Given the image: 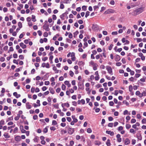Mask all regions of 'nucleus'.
I'll list each match as a JSON object with an SVG mask.
<instances>
[{
    "label": "nucleus",
    "instance_id": "1",
    "mask_svg": "<svg viewBox=\"0 0 146 146\" xmlns=\"http://www.w3.org/2000/svg\"><path fill=\"white\" fill-rule=\"evenodd\" d=\"M144 10V7L139 8L133 11L132 15L133 16L137 15L143 12Z\"/></svg>",
    "mask_w": 146,
    "mask_h": 146
},
{
    "label": "nucleus",
    "instance_id": "2",
    "mask_svg": "<svg viewBox=\"0 0 146 146\" xmlns=\"http://www.w3.org/2000/svg\"><path fill=\"white\" fill-rule=\"evenodd\" d=\"M48 22L47 21H45V24L42 27L46 31H49L50 29L49 27V25L47 24Z\"/></svg>",
    "mask_w": 146,
    "mask_h": 146
},
{
    "label": "nucleus",
    "instance_id": "3",
    "mask_svg": "<svg viewBox=\"0 0 146 146\" xmlns=\"http://www.w3.org/2000/svg\"><path fill=\"white\" fill-rule=\"evenodd\" d=\"M115 11L113 9H108L107 11H106L104 13L106 14H108L110 13H113L115 12Z\"/></svg>",
    "mask_w": 146,
    "mask_h": 146
},
{
    "label": "nucleus",
    "instance_id": "4",
    "mask_svg": "<svg viewBox=\"0 0 146 146\" xmlns=\"http://www.w3.org/2000/svg\"><path fill=\"white\" fill-rule=\"evenodd\" d=\"M106 68L108 72L111 75H112V71L111 67L109 66H106Z\"/></svg>",
    "mask_w": 146,
    "mask_h": 146
},
{
    "label": "nucleus",
    "instance_id": "5",
    "mask_svg": "<svg viewBox=\"0 0 146 146\" xmlns=\"http://www.w3.org/2000/svg\"><path fill=\"white\" fill-rule=\"evenodd\" d=\"M74 128H69L68 130V133L70 135L72 134L74 132Z\"/></svg>",
    "mask_w": 146,
    "mask_h": 146
},
{
    "label": "nucleus",
    "instance_id": "6",
    "mask_svg": "<svg viewBox=\"0 0 146 146\" xmlns=\"http://www.w3.org/2000/svg\"><path fill=\"white\" fill-rule=\"evenodd\" d=\"M78 89H80L81 90H83L84 89V86L83 83H79L78 84Z\"/></svg>",
    "mask_w": 146,
    "mask_h": 146
},
{
    "label": "nucleus",
    "instance_id": "7",
    "mask_svg": "<svg viewBox=\"0 0 146 146\" xmlns=\"http://www.w3.org/2000/svg\"><path fill=\"white\" fill-rule=\"evenodd\" d=\"M106 133L108 134H110L111 136H113L114 135V133L113 131H106Z\"/></svg>",
    "mask_w": 146,
    "mask_h": 146
},
{
    "label": "nucleus",
    "instance_id": "8",
    "mask_svg": "<svg viewBox=\"0 0 146 146\" xmlns=\"http://www.w3.org/2000/svg\"><path fill=\"white\" fill-rule=\"evenodd\" d=\"M26 107L27 109H29L31 108L32 106L29 104V103L28 102L26 103Z\"/></svg>",
    "mask_w": 146,
    "mask_h": 146
},
{
    "label": "nucleus",
    "instance_id": "9",
    "mask_svg": "<svg viewBox=\"0 0 146 146\" xmlns=\"http://www.w3.org/2000/svg\"><path fill=\"white\" fill-rule=\"evenodd\" d=\"M15 140L17 141H19L21 140V137L20 136L17 135L15 137Z\"/></svg>",
    "mask_w": 146,
    "mask_h": 146
},
{
    "label": "nucleus",
    "instance_id": "10",
    "mask_svg": "<svg viewBox=\"0 0 146 146\" xmlns=\"http://www.w3.org/2000/svg\"><path fill=\"white\" fill-rule=\"evenodd\" d=\"M74 144V141H71L70 142V144L69 145L68 143H66L65 146H73Z\"/></svg>",
    "mask_w": 146,
    "mask_h": 146
},
{
    "label": "nucleus",
    "instance_id": "11",
    "mask_svg": "<svg viewBox=\"0 0 146 146\" xmlns=\"http://www.w3.org/2000/svg\"><path fill=\"white\" fill-rule=\"evenodd\" d=\"M61 106L62 108L64 107V106H66L67 107V108H68L70 106V105L68 103H65L64 104H62Z\"/></svg>",
    "mask_w": 146,
    "mask_h": 146
},
{
    "label": "nucleus",
    "instance_id": "12",
    "mask_svg": "<svg viewBox=\"0 0 146 146\" xmlns=\"http://www.w3.org/2000/svg\"><path fill=\"white\" fill-rule=\"evenodd\" d=\"M20 45L23 49H24L26 48L27 46L25 44H24L23 43L21 42L20 44Z\"/></svg>",
    "mask_w": 146,
    "mask_h": 146
},
{
    "label": "nucleus",
    "instance_id": "13",
    "mask_svg": "<svg viewBox=\"0 0 146 146\" xmlns=\"http://www.w3.org/2000/svg\"><path fill=\"white\" fill-rule=\"evenodd\" d=\"M53 70L55 71V73H58L59 72V70H57L55 66H54L52 68Z\"/></svg>",
    "mask_w": 146,
    "mask_h": 146
},
{
    "label": "nucleus",
    "instance_id": "14",
    "mask_svg": "<svg viewBox=\"0 0 146 146\" xmlns=\"http://www.w3.org/2000/svg\"><path fill=\"white\" fill-rule=\"evenodd\" d=\"M130 143V141L127 138L125 139V145H128Z\"/></svg>",
    "mask_w": 146,
    "mask_h": 146
},
{
    "label": "nucleus",
    "instance_id": "15",
    "mask_svg": "<svg viewBox=\"0 0 146 146\" xmlns=\"http://www.w3.org/2000/svg\"><path fill=\"white\" fill-rule=\"evenodd\" d=\"M120 59V56L119 55H117L115 57V60L116 61H118Z\"/></svg>",
    "mask_w": 146,
    "mask_h": 146
},
{
    "label": "nucleus",
    "instance_id": "16",
    "mask_svg": "<svg viewBox=\"0 0 146 146\" xmlns=\"http://www.w3.org/2000/svg\"><path fill=\"white\" fill-rule=\"evenodd\" d=\"M13 95L15 96L17 98H18L21 96V95L19 94H18L17 92H14Z\"/></svg>",
    "mask_w": 146,
    "mask_h": 146
},
{
    "label": "nucleus",
    "instance_id": "17",
    "mask_svg": "<svg viewBox=\"0 0 146 146\" xmlns=\"http://www.w3.org/2000/svg\"><path fill=\"white\" fill-rule=\"evenodd\" d=\"M3 136L6 138H8L10 137V136L9 135L8 133H5L3 134Z\"/></svg>",
    "mask_w": 146,
    "mask_h": 146
},
{
    "label": "nucleus",
    "instance_id": "18",
    "mask_svg": "<svg viewBox=\"0 0 146 146\" xmlns=\"http://www.w3.org/2000/svg\"><path fill=\"white\" fill-rule=\"evenodd\" d=\"M137 137L138 139L139 140H141L142 139V137L141 134H137Z\"/></svg>",
    "mask_w": 146,
    "mask_h": 146
},
{
    "label": "nucleus",
    "instance_id": "19",
    "mask_svg": "<svg viewBox=\"0 0 146 146\" xmlns=\"http://www.w3.org/2000/svg\"><path fill=\"white\" fill-rule=\"evenodd\" d=\"M72 118L73 119V121L76 123L78 121V119L76 118L75 116L74 115H73L72 116Z\"/></svg>",
    "mask_w": 146,
    "mask_h": 146
},
{
    "label": "nucleus",
    "instance_id": "20",
    "mask_svg": "<svg viewBox=\"0 0 146 146\" xmlns=\"http://www.w3.org/2000/svg\"><path fill=\"white\" fill-rule=\"evenodd\" d=\"M106 144L107 146H110L111 144L110 143V140L109 139H108L107 140L106 143Z\"/></svg>",
    "mask_w": 146,
    "mask_h": 146
},
{
    "label": "nucleus",
    "instance_id": "21",
    "mask_svg": "<svg viewBox=\"0 0 146 146\" xmlns=\"http://www.w3.org/2000/svg\"><path fill=\"white\" fill-rule=\"evenodd\" d=\"M66 14L65 13H64L62 14V15H60V18L62 20H64V17L65 16V15H66Z\"/></svg>",
    "mask_w": 146,
    "mask_h": 146
},
{
    "label": "nucleus",
    "instance_id": "22",
    "mask_svg": "<svg viewBox=\"0 0 146 146\" xmlns=\"http://www.w3.org/2000/svg\"><path fill=\"white\" fill-rule=\"evenodd\" d=\"M34 141L35 142H38L39 140L38 137L37 136H36L33 139Z\"/></svg>",
    "mask_w": 146,
    "mask_h": 146
},
{
    "label": "nucleus",
    "instance_id": "23",
    "mask_svg": "<svg viewBox=\"0 0 146 146\" xmlns=\"http://www.w3.org/2000/svg\"><path fill=\"white\" fill-rule=\"evenodd\" d=\"M49 90L50 91V92L52 94H54L55 92L52 88H49Z\"/></svg>",
    "mask_w": 146,
    "mask_h": 146
},
{
    "label": "nucleus",
    "instance_id": "24",
    "mask_svg": "<svg viewBox=\"0 0 146 146\" xmlns=\"http://www.w3.org/2000/svg\"><path fill=\"white\" fill-rule=\"evenodd\" d=\"M89 64L90 65L94 66L96 65V64L94 63L93 61H91L90 62Z\"/></svg>",
    "mask_w": 146,
    "mask_h": 146
},
{
    "label": "nucleus",
    "instance_id": "25",
    "mask_svg": "<svg viewBox=\"0 0 146 146\" xmlns=\"http://www.w3.org/2000/svg\"><path fill=\"white\" fill-rule=\"evenodd\" d=\"M32 21L34 22L36 21V20L35 19V16L33 15H32Z\"/></svg>",
    "mask_w": 146,
    "mask_h": 146
},
{
    "label": "nucleus",
    "instance_id": "26",
    "mask_svg": "<svg viewBox=\"0 0 146 146\" xmlns=\"http://www.w3.org/2000/svg\"><path fill=\"white\" fill-rule=\"evenodd\" d=\"M18 27H19V28H21L22 27V23L20 22H19L18 23Z\"/></svg>",
    "mask_w": 146,
    "mask_h": 146
},
{
    "label": "nucleus",
    "instance_id": "27",
    "mask_svg": "<svg viewBox=\"0 0 146 146\" xmlns=\"http://www.w3.org/2000/svg\"><path fill=\"white\" fill-rule=\"evenodd\" d=\"M57 124V122L55 120H53L52 121V125H55Z\"/></svg>",
    "mask_w": 146,
    "mask_h": 146
},
{
    "label": "nucleus",
    "instance_id": "28",
    "mask_svg": "<svg viewBox=\"0 0 146 146\" xmlns=\"http://www.w3.org/2000/svg\"><path fill=\"white\" fill-rule=\"evenodd\" d=\"M20 117V116L19 115H17V116L15 117V119L16 121L18 120Z\"/></svg>",
    "mask_w": 146,
    "mask_h": 146
},
{
    "label": "nucleus",
    "instance_id": "29",
    "mask_svg": "<svg viewBox=\"0 0 146 146\" xmlns=\"http://www.w3.org/2000/svg\"><path fill=\"white\" fill-rule=\"evenodd\" d=\"M130 133H132L133 134H135V131L133 129H130Z\"/></svg>",
    "mask_w": 146,
    "mask_h": 146
},
{
    "label": "nucleus",
    "instance_id": "30",
    "mask_svg": "<svg viewBox=\"0 0 146 146\" xmlns=\"http://www.w3.org/2000/svg\"><path fill=\"white\" fill-rule=\"evenodd\" d=\"M79 33V32L77 31L74 33V37H75Z\"/></svg>",
    "mask_w": 146,
    "mask_h": 146
},
{
    "label": "nucleus",
    "instance_id": "31",
    "mask_svg": "<svg viewBox=\"0 0 146 146\" xmlns=\"http://www.w3.org/2000/svg\"><path fill=\"white\" fill-rule=\"evenodd\" d=\"M69 75L73 77L74 75V73L72 71L70 70L69 72Z\"/></svg>",
    "mask_w": 146,
    "mask_h": 146
},
{
    "label": "nucleus",
    "instance_id": "32",
    "mask_svg": "<svg viewBox=\"0 0 146 146\" xmlns=\"http://www.w3.org/2000/svg\"><path fill=\"white\" fill-rule=\"evenodd\" d=\"M66 88V86L63 84L62 86V89L63 90H65Z\"/></svg>",
    "mask_w": 146,
    "mask_h": 146
},
{
    "label": "nucleus",
    "instance_id": "33",
    "mask_svg": "<svg viewBox=\"0 0 146 146\" xmlns=\"http://www.w3.org/2000/svg\"><path fill=\"white\" fill-rule=\"evenodd\" d=\"M98 66V65L96 64L94 66H93V69L94 70H97V66Z\"/></svg>",
    "mask_w": 146,
    "mask_h": 146
},
{
    "label": "nucleus",
    "instance_id": "34",
    "mask_svg": "<svg viewBox=\"0 0 146 146\" xmlns=\"http://www.w3.org/2000/svg\"><path fill=\"white\" fill-rule=\"evenodd\" d=\"M13 116L9 117L7 120V121L8 122L9 121L13 120Z\"/></svg>",
    "mask_w": 146,
    "mask_h": 146
},
{
    "label": "nucleus",
    "instance_id": "35",
    "mask_svg": "<svg viewBox=\"0 0 146 146\" xmlns=\"http://www.w3.org/2000/svg\"><path fill=\"white\" fill-rule=\"evenodd\" d=\"M87 132L88 133H90L92 132V130L90 128H88L87 130Z\"/></svg>",
    "mask_w": 146,
    "mask_h": 146
},
{
    "label": "nucleus",
    "instance_id": "36",
    "mask_svg": "<svg viewBox=\"0 0 146 146\" xmlns=\"http://www.w3.org/2000/svg\"><path fill=\"white\" fill-rule=\"evenodd\" d=\"M94 144L95 145H99L101 144V143L100 142L96 141L95 142Z\"/></svg>",
    "mask_w": 146,
    "mask_h": 146
},
{
    "label": "nucleus",
    "instance_id": "37",
    "mask_svg": "<svg viewBox=\"0 0 146 146\" xmlns=\"http://www.w3.org/2000/svg\"><path fill=\"white\" fill-rule=\"evenodd\" d=\"M131 125L129 124H126V128L127 129H129L131 128Z\"/></svg>",
    "mask_w": 146,
    "mask_h": 146
},
{
    "label": "nucleus",
    "instance_id": "38",
    "mask_svg": "<svg viewBox=\"0 0 146 146\" xmlns=\"http://www.w3.org/2000/svg\"><path fill=\"white\" fill-rule=\"evenodd\" d=\"M100 56H101V57H102V56L101 54H99L96 55V59H99L100 58Z\"/></svg>",
    "mask_w": 146,
    "mask_h": 146
},
{
    "label": "nucleus",
    "instance_id": "39",
    "mask_svg": "<svg viewBox=\"0 0 146 146\" xmlns=\"http://www.w3.org/2000/svg\"><path fill=\"white\" fill-rule=\"evenodd\" d=\"M90 12L88 11L86 12V15L85 17L86 18H87L88 16L89 15Z\"/></svg>",
    "mask_w": 146,
    "mask_h": 146
},
{
    "label": "nucleus",
    "instance_id": "40",
    "mask_svg": "<svg viewBox=\"0 0 146 146\" xmlns=\"http://www.w3.org/2000/svg\"><path fill=\"white\" fill-rule=\"evenodd\" d=\"M98 27V25L96 24H93L92 26V28L93 29H95Z\"/></svg>",
    "mask_w": 146,
    "mask_h": 146
},
{
    "label": "nucleus",
    "instance_id": "41",
    "mask_svg": "<svg viewBox=\"0 0 146 146\" xmlns=\"http://www.w3.org/2000/svg\"><path fill=\"white\" fill-rule=\"evenodd\" d=\"M146 77H145V78L143 77V78H141L140 79V81L142 82H145V81Z\"/></svg>",
    "mask_w": 146,
    "mask_h": 146
},
{
    "label": "nucleus",
    "instance_id": "42",
    "mask_svg": "<svg viewBox=\"0 0 146 146\" xmlns=\"http://www.w3.org/2000/svg\"><path fill=\"white\" fill-rule=\"evenodd\" d=\"M36 61L37 62H40V59L39 57H37L36 58Z\"/></svg>",
    "mask_w": 146,
    "mask_h": 146
},
{
    "label": "nucleus",
    "instance_id": "43",
    "mask_svg": "<svg viewBox=\"0 0 146 146\" xmlns=\"http://www.w3.org/2000/svg\"><path fill=\"white\" fill-rule=\"evenodd\" d=\"M50 129L51 130H53V131H55L56 129V128L54 126L51 127L50 128Z\"/></svg>",
    "mask_w": 146,
    "mask_h": 146
},
{
    "label": "nucleus",
    "instance_id": "44",
    "mask_svg": "<svg viewBox=\"0 0 146 146\" xmlns=\"http://www.w3.org/2000/svg\"><path fill=\"white\" fill-rule=\"evenodd\" d=\"M48 36V33L46 32H45L44 33L43 36L45 37H47Z\"/></svg>",
    "mask_w": 146,
    "mask_h": 146
},
{
    "label": "nucleus",
    "instance_id": "45",
    "mask_svg": "<svg viewBox=\"0 0 146 146\" xmlns=\"http://www.w3.org/2000/svg\"><path fill=\"white\" fill-rule=\"evenodd\" d=\"M141 122L142 124H144L146 122V119L145 118H144L143 119L142 121Z\"/></svg>",
    "mask_w": 146,
    "mask_h": 146
},
{
    "label": "nucleus",
    "instance_id": "46",
    "mask_svg": "<svg viewBox=\"0 0 146 146\" xmlns=\"http://www.w3.org/2000/svg\"><path fill=\"white\" fill-rule=\"evenodd\" d=\"M33 118L34 120H36L38 119V116L36 115H34L33 116Z\"/></svg>",
    "mask_w": 146,
    "mask_h": 146
},
{
    "label": "nucleus",
    "instance_id": "47",
    "mask_svg": "<svg viewBox=\"0 0 146 146\" xmlns=\"http://www.w3.org/2000/svg\"><path fill=\"white\" fill-rule=\"evenodd\" d=\"M5 124V122L3 120H2L0 121V125H3Z\"/></svg>",
    "mask_w": 146,
    "mask_h": 146
},
{
    "label": "nucleus",
    "instance_id": "48",
    "mask_svg": "<svg viewBox=\"0 0 146 146\" xmlns=\"http://www.w3.org/2000/svg\"><path fill=\"white\" fill-rule=\"evenodd\" d=\"M136 120L134 119H132L131 120V123H134L136 122Z\"/></svg>",
    "mask_w": 146,
    "mask_h": 146
},
{
    "label": "nucleus",
    "instance_id": "49",
    "mask_svg": "<svg viewBox=\"0 0 146 146\" xmlns=\"http://www.w3.org/2000/svg\"><path fill=\"white\" fill-rule=\"evenodd\" d=\"M15 124H14L13 125H12V126H9V127H8L7 129H8L9 130V129H11V128L14 127H15Z\"/></svg>",
    "mask_w": 146,
    "mask_h": 146
},
{
    "label": "nucleus",
    "instance_id": "50",
    "mask_svg": "<svg viewBox=\"0 0 146 146\" xmlns=\"http://www.w3.org/2000/svg\"><path fill=\"white\" fill-rule=\"evenodd\" d=\"M18 131V129L17 127H16L14 128V133H15L17 132Z\"/></svg>",
    "mask_w": 146,
    "mask_h": 146
},
{
    "label": "nucleus",
    "instance_id": "51",
    "mask_svg": "<svg viewBox=\"0 0 146 146\" xmlns=\"http://www.w3.org/2000/svg\"><path fill=\"white\" fill-rule=\"evenodd\" d=\"M123 103L125 104L126 105L128 106L129 105V103L127 101L125 100L123 101Z\"/></svg>",
    "mask_w": 146,
    "mask_h": 146
},
{
    "label": "nucleus",
    "instance_id": "52",
    "mask_svg": "<svg viewBox=\"0 0 146 146\" xmlns=\"http://www.w3.org/2000/svg\"><path fill=\"white\" fill-rule=\"evenodd\" d=\"M129 91L130 92L133 89V87L132 86L130 85L129 86Z\"/></svg>",
    "mask_w": 146,
    "mask_h": 146
},
{
    "label": "nucleus",
    "instance_id": "53",
    "mask_svg": "<svg viewBox=\"0 0 146 146\" xmlns=\"http://www.w3.org/2000/svg\"><path fill=\"white\" fill-rule=\"evenodd\" d=\"M136 141L135 139H133L132 140V145H134Z\"/></svg>",
    "mask_w": 146,
    "mask_h": 146
},
{
    "label": "nucleus",
    "instance_id": "54",
    "mask_svg": "<svg viewBox=\"0 0 146 146\" xmlns=\"http://www.w3.org/2000/svg\"><path fill=\"white\" fill-rule=\"evenodd\" d=\"M81 137L79 135H77L76 136V139L77 140H79L80 138Z\"/></svg>",
    "mask_w": 146,
    "mask_h": 146
},
{
    "label": "nucleus",
    "instance_id": "55",
    "mask_svg": "<svg viewBox=\"0 0 146 146\" xmlns=\"http://www.w3.org/2000/svg\"><path fill=\"white\" fill-rule=\"evenodd\" d=\"M52 19L54 20H56V17L55 15H52Z\"/></svg>",
    "mask_w": 146,
    "mask_h": 146
},
{
    "label": "nucleus",
    "instance_id": "56",
    "mask_svg": "<svg viewBox=\"0 0 146 146\" xmlns=\"http://www.w3.org/2000/svg\"><path fill=\"white\" fill-rule=\"evenodd\" d=\"M113 123H109L108 125V126L109 127H112L113 126Z\"/></svg>",
    "mask_w": 146,
    "mask_h": 146
},
{
    "label": "nucleus",
    "instance_id": "57",
    "mask_svg": "<svg viewBox=\"0 0 146 146\" xmlns=\"http://www.w3.org/2000/svg\"><path fill=\"white\" fill-rule=\"evenodd\" d=\"M109 105L111 106H113L114 105V104L113 101L110 102L109 103Z\"/></svg>",
    "mask_w": 146,
    "mask_h": 146
},
{
    "label": "nucleus",
    "instance_id": "58",
    "mask_svg": "<svg viewBox=\"0 0 146 146\" xmlns=\"http://www.w3.org/2000/svg\"><path fill=\"white\" fill-rule=\"evenodd\" d=\"M82 9L83 10L85 11L86 10V6H83L82 7Z\"/></svg>",
    "mask_w": 146,
    "mask_h": 146
},
{
    "label": "nucleus",
    "instance_id": "59",
    "mask_svg": "<svg viewBox=\"0 0 146 146\" xmlns=\"http://www.w3.org/2000/svg\"><path fill=\"white\" fill-rule=\"evenodd\" d=\"M48 58L47 57H45L42 58V60L43 61H45L48 59Z\"/></svg>",
    "mask_w": 146,
    "mask_h": 146
},
{
    "label": "nucleus",
    "instance_id": "60",
    "mask_svg": "<svg viewBox=\"0 0 146 146\" xmlns=\"http://www.w3.org/2000/svg\"><path fill=\"white\" fill-rule=\"evenodd\" d=\"M64 8V5L63 4H61L60 5V8L61 9H63Z\"/></svg>",
    "mask_w": 146,
    "mask_h": 146
},
{
    "label": "nucleus",
    "instance_id": "61",
    "mask_svg": "<svg viewBox=\"0 0 146 146\" xmlns=\"http://www.w3.org/2000/svg\"><path fill=\"white\" fill-rule=\"evenodd\" d=\"M50 84V82L48 81H46L44 82V84L46 85H48Z\"/></svg>",
    "mask_w": 146,
    "mask_h": 146
},
{
    "label": "nucleus",
    "instance_id": "62",
    "mask_svg": "<svg viewBox=\"0 0 146 146\" xmlns=\"http://www.w3.org/2000/svg\"><path fill=\"white\" fill-rule=\"evenodd\" d=\"M19 58L21 60H23L24 58V57L22 55H20L19 56Z\"/></svg>",
    "mask_w": 146,
    "mask_h": 146
},
{
    "label": "nucleus",
    "instance_id": "63",
    "mask_svg": "<svg viewBox=\"0 0 146 146\" xmlns=\"http://www.w3.org/2000/svg\"><path fill=\"white\" fill-rule=\"evenodd\" d=\"M61 89L60 88H58L56 90V92L57 93H58L60 91Z\"/></svg>",
    "mask_w": 146,
    "mask_h": 146
},
{
    "label": "nucleus",
    "instance_id": "64",
    "mask_svg": "<svg viewBox=\"0 0 146 146\" xmlns=\"http://www.w3.org/2000/svg\"><path fill=\"white\" fill-rule=\"evenodd\" d=\"M143 96H146V90L145 91H144L142 93Z\"/></svg>",
    "mask_w": 146,
    "mask_h": 146
}]
</instances>
